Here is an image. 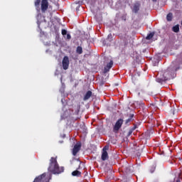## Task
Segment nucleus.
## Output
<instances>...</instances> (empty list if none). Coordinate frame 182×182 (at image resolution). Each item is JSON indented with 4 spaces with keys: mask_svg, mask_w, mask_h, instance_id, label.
Returning <instances> with one entry per match:
<instances>
[{
    "mask_svg": "<svg viewBox=\"0 0 182 182\" xmlns=\"http://www.w3.org/2000/svg\"><path fill=\"white\" fill-rule=\"evenodd\" d=\"M66 39H68V41H70V39H72V36H70V34H67Z\"/></svg>",
    "mask_w": 182,
    "mask_h": 182,
    "instance_id": "nucleus-21",
    "label": "nucleus"
},
{
    "mask_svg": "<svg viewBox=\"0 0 182 182\" xmlns=\"http://www.w3.org/2000/svg\"><path fill=\"white\" fill-rule=\"evenodd\" d=\"M61 33L63 36H65V35H68V31H66L65 29H63Z\"/></svg>",
    "mask_w": 182,
    "mask_h": 182,
    "instance_id": "nucleus-20",
    "label": "nucleus"
},
{
    "mask_svg": "<svg viewBox=\"0 0 182 182\" xmlns=\"http://www.w3.org/2000/svg\"><path fill=\"white\" fill-rule=\"evenodd\" d=\"M123 122H124L123 119H119L116 122V123H115V124L113 127L114 133H118L119 132V130H120V129L122 128V126H123Z\"/></svg>",
    "mask_w": 182,
    "mask_h": 182,
    "instance_id": "nucleus-3",
    "label": "nucleus"
},
{
    "mask_svg": "<svg viewBox=\"0 0 182 182\" xmlns=\"http://www.w3.org/2000/svg\"><path fill=\"white\" fill-rule=\"evenodd\" d=\"M79 168H80V166H78V168H77V170H79Z\"/></svg>",
    "mask_w": 182,
    "mask_h": 182,
    "instance_id": "nucleus-27",
    "label": "nucleus"
},
{
    "mask_svg": "<svg viewBox=\"0 0 182 182\" xmlns=\"http://www.w3.org/2000/svg\"><path fill=\"white\" fill-rule=\"evenodd\" d=\"M76 52L77 53H78V55H82V53H83V48H82L81 46H77L76 49Z\"/></svg>",
    "mask_w": 182,
    "mask_h": 182,
    "instance_id": "nucleus-15",
    "label": "nucleus"
},
{
    "mask_svg": "<svg viewBox=\"0 0 182 182\" xmlns=\"http://www.w3.org/2000/svg\"><path fill=\"white\" fill-rule=\"evenodd\" d=\"M181 56H182V53H181Z\"/></svg>",
    "mask_w": 182,
    "mask_h": 182,
    "instance_id": "nucleus-29",
    "label": "nucleus"
},
{
    "mask_svg": "<svg viewBox=\"0 0 182 182\" xmlns=\"http://www.w3.org/2000/svg\"><path fill=\"white\" fill-rule=\"evenodd\" d=\"M153 36H154V32L150 33L146 37V41H150L153 38Z\"/></svg>",
    "mask_w": 182,
    "mask_h": 182,
    "instance_id": "nucleus-16",
    "label": "nucleus"
},
{
    "mask_svg": "<svg viewBox=\"0 0 182 182\" xmlns=\"http://www.w3.org/2000/svg\"><path fill=\"white\" fill-rule=\"evenodd\" d=\"M107 40H108L109 42H112V41H113V36L112 35V33H109V34L107 36Z\"/></svg>",
    "mask_w": 182,
    "mask_h": 182,
    "instance_id": "nucleus-19",
    "label": "nucleus"
},
{
    "mask_svg": "<svg viewBox=\"0 0 182 182\" xmlns=\"http://www.w3.org/2000/svg\"><path fill=\"white\" fill-rule=\"evenodd\" d=\"M172 31L175 32V33H178V32H180V26L178 25L173 26Z\"/></svg>",
    "mask_w": 182,
    "mask_h": 182,
    "instance_id": "nucleus-13",
    "label": "nucleus"
},
{
    "mask_svg": "<svg viewBox=\"0 0 182 182\" xmlns=\"http://www.w3.org/2000/svg\"><path fill=\"white\" fill-rule=\"evenodd\" d=\"M72 176H73L74 177H80V176H82V172L77 170L74 171L72 172Z\"/></svg>",
    "mask_w": 182,
    "mask_h": 182,
    "instance_id": "nucleus-12",
    "label": "nucleus"
},
{
    "mask_svg": "<svg viewBox=\"0 0 182 182\" xmlns=\"http://www.w3.org/2000/svg\"><path fill=\"white\" fill-rule=\"evenodd\" d=\"M33 182H49V179L46 178V173H43L41 175L36 176Z\"/></svg>",
    "mask_w": 182,
    "mask_h": 182,
    "instance_id": "nucleus-4",
    "label": "nucleus"
},
{
    "mask_svg": "<svg viewBox=\"0 0 182 182\" xmlns=\"http://www.w3.org/2000/svg\"><path fill=\"white\" fill-rule=\"evenodd\" d=\"M153 2H157V0H152Z\"/></svg>",
    "mask_w": 182,
    "mask_h": 182,
    "instance_id": "nucleus-26",
    "label": "nucleus"
},
{
    "mask_svg": "<svg viewBox=\"0 0 182 182\" xmlns=\"http://www.w3.org/2000/svg\"><path fill=\"white\" fill-rule=\"evenodd\" d=\"M106 147L107 146H105L102 149V154L101 156L102 161H105V160H107V159H109V154H107V151H106Z\"/></svg>",
    "mask_w": 182,
    "mask_h": 182,
    "instance_id": "nucleus-9",
    "label": "nucleus"
},
{
    "mask_svg": "<svg viewBox=\"0 0 182 182\" xmlns=\"http://www.w3.org/2000/svg\"><path fill=\"white\" fill-rule=\"evenodd\" d=\"M111 68H113V60H110L109 63L107 64L104 68L103 73H107V72H109Z\"/></svg>",
    "mask_w": 182,
    "mask_h": 182,
    "instance_id": "nucleus-10",
    "label": "nucleus"
},
{
    "mask_svg": "<svg viewBox=\"0 0 182 182\" xmlns=\"http://www.w3.org/2000/svg\"><path fill=\"white\" fill-rule=\"evenodd\" d=\"M154 170H156V167H153V168L151 169V173H154Z\"/></svg>",
    "mask_w": 182,
    "mask_h": 182,
    "instance_id": "nucleus-24",
    "label": "nucleus"
},
{
    "mask_svg": "<svg viewBox=\"0 0 182 182\" xmlns=\"http://www.w3.org/2000/svg\"><path fill=\"white\" fill-rule=\"evenodd\" d=\"M80 149H82V144L80 142H77L73 149V156H76L78 151H80Z\"/></svg>",
    "mask_w": 182,
    "mask_h": 182,
    "instance_id": "nucleus-6",
    "label": "nucleus"
},
{
    "mask_svg": "<svg viewBox=\"0 0 182 182\" xmlns=\"http://www.w3.org/2000/svg\"><path fill=\"white\" fill-rule=\"evenodd\" d=\"M166 19L168 22L173 21V14L172 13H168L166 16Z\"/></svg>",
    "mask_w": 182,
    "mask_h": 182,
    "instance_id": "nucleus-14",
    "label": "nucleus"
},
{
    "mask_svg": "<svg viewBox=\"0 0 182 182\" xmlns=\"http://www.w3.org/2000/svg\"><path fill=\"white\" fill-rule=\"evenodd\" d=\"M48 8H49V1L48 0H41V9L42 14H45L48 11Z\"/></svg>",
    "mask_w": 182,
    "mask_h": 182,
    "instance_id": "nucleus-5",
    "label": "nucleus"
},
{
    "mask_svg": "<svg viewBox=\"0 0 182 182\" xmlns=\"http://www.w3.org/2000/svg\"><path fill=\"white\" fill-rule=\"evenodd\" d=\"M176 182H180V180H177Z\"/></svg>",
    "mask_w": 182,
    "mask_h": 182,
    "instance_id": "nucleus-28",
    "label": "nucleus"
},
{
    "mask_svg": "<svg viewBox=\"0 0 182 182\" xmlns=\"http://www.w3.org/2000/svg\"><path fill=\"white\" fill-rule=\"evenodd\" d=\"M140 6H141L140 1H136L133 4L132 12H134V14H137L140 11Z\"/></svg>",
    "mask_w": 182,
    "mask_h": 182,
    "instance_id": "nucleus-8",
    "label": "nucleus"
},
{
    "mask_svg": "<svg viewBox=\"0 0 182 182\" xmlns=\"http://www.w3.org/2000/svg\"><path fill=\"white\" fill-rule=\"evenodd\" d=\"M48 171H49V173H52V174H60L65 171V167L59 166V164H58L56 158L51 157Z\"/></svg>",
    "mask_w": 182,
    "mask_h": 182,
    "instance_id": "nucleus-1",
    "label": "nucleus"
},
{
    "mask_svg": "<svg viewBox=\"0 0 182 182\" xmlns=\"http://www.w3.org/2000/svg\"><path fill=\"white\" fill-rule=\"evenodd\" d=\"M130 122H132L131 119L128 118V119L125 121V124H127L128 123H130Z\"/></svg>",
    "mask_w": 182,
    "mask_h": 182,
    "instance_id": "nucleus-23",
    "label": "nucleus"
},
{
    "mask_svg": "<svg viewBox=\"0 0 182 182\" xmlns=\"http://www.w3.org/2000/svg\"><path fill=\"white\" fill-rule=\"evenodd\" d=\"M134 117V114H130L129 119H131V121H132V120H133Z\"/></svg>",
    "mask_w": 182,
    "mask_h": 182,
    "instance_id": "nucleus-22",
    "label": "nucleus"
},
{
    "mask_svg": "<svg viewBox=\"0 0 182 182\" xmlns=\"http://www.w3.org/2000/svg\"><path fill=\"white\" fill-rule=\"evenodd\" d=\"M171 114H173V116H174V114H176V113H177V109L176 108H172L171 109Z\"/></svg>",
    "mask_w": 182,
    "mask_h": 182,
    "instance_id": "nucleus-18",
    "label": "nucleus"
},
{
    "mask_svg": "<svg viewBox=\"0 0 182 182\" xmlns=\"http://www.w3.org/2000/svg\"><path fill=\"white\" fill-rule=\"evenodd\" d=\"M132 133H133V131H129V132H128V136H130V135L132 134Z\"/></svg>",
    "mask_w": 182,
    "mask_h": 182,
    "instance_id": "nucleus-25",
    "label": "nucleus"
},
{
    "mask_svg": "<svg viewBox=\"0 0 182 182\" xmlns=\"http://www.w3.org/2000/svg\"><path fill=\"white\" fill-rule=\"evenodd\" d=\"M176 70L174 68H168L161 77H156V82L158 83H163L167 80H171V79H174L176 77Z\"/></svg>",
    "mask_w": 182,
    "mask_h": 182,
    "instance_id": "nucleus-2",
    "label": "nucleus"
},
{
    "mask_svg": "<svg viewBox=\"0 0 182 182\" xmlns=\"http://www.w3.org/2000/svg\"><path fill=\"white\" fill-rule=\"evenodd\" d=\"M34 5L36 8H39V5H41V0H36L34 2Z\"/></svg>",
    "mask_w": 182,
    "mask_h": 182,
    "instance_id": "nucleus-17",
    "label": "nucleus"
},
{
    "mask_svg": "<svg viewBox=\"0 0 182 182\" xmlns=\"http://www.w3.org/2000/svg\"><path fill=\"white\" fill-rule=\"evenodd\" d=\"M62 65L64 70H68V69H69V57L64 56L63 59Z\"/></svg>",
    "mask_w": 182,
    "mask_h": 182,
    "instance_id": "nucleus-7",
    "label": "nucleus"
},
{
    "mask_svg": "<svg viewBox=\"0 0 182 182\" xmlns=\"http://www.w3.org/2000/svg\"><path fill=\"white\" fill-rule=\"evenodd\" d=\"M92 91L88 90V91L85 93V96H84V98H83V100H85V101L89 100V98H90V97H92Z\"/></svg>",
    "mask_w": 182,
    "mask_h": 182,
    "instance_id": "nucleus-11",
    "label": "nucleus"
}]
</instances>
